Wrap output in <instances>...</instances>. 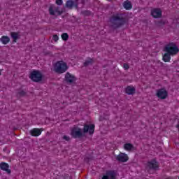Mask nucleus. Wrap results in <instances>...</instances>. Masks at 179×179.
<instances>
[{"mask_svg":"<svg viewBox=\"0 0 179 179\" xmlns=\"http://www.w3.org/2000/svg\"><path fill=\"white\" fill-rule=\"evenodd\" d=\"M164 51L168 52V54H170V55H176V54H178L179 49L176 43L171 42L165 46Z\"/></svg>","mask_w":179,"mask_h":179,"instance_id":"nucleus-1","label":"nucleus"},{"mask_svg":"<svg viewBox=\"0 0 179 179\" xmlns=\"http://www.w3.org/2000/svg\"><path fill=\"white\" fill-rule=\"evenodd\" d=\"M54 69L57 73H64L68 70V65L63 61H59L55 64Z\"/></svg>","mask_w":179,"mask_h":179,"instance_id":"nucleus-2","label":"nucleus"},{"mask_svg":"<svg viewBox=\"0 0 179 179\" xmlns=\"http://www.w3.org/2000/svg\"><path fill=\"white\" fill-rule=\"evenodd\" d=\"M29 78L34 82H40L43 79V74L37 70H34L31 71Z\"/></svg>","mask_w":179,"mask_h":179,"instance_id":"nucleus-3","label":"nucleus"},{"mask_svg":"<svg viewBox=\"0 0 179 179\" xmlns=\"http://www.w3.org/2000/svg\"><path fill=\"white\" fill-rule=\"evenodd\" d=\"M113 23L116 24L117 27H120V26H122L125 23V20L121 17V15L113 17L112 19Z\"/></svg>","mask_w":179,"mask_h":179,"instance_id":"nucleus-4","label":"nucleus"},{"mask_svg":"<svg viewBox=\"0 0 179 179\" xmlns=\"http://www.w3.org/2000/svg\"><path fill=\"white\" fill-rule=\"evenodd\" d=\"M169 93L164 88L159 89L157 91V96L162 100H164V99H167Z\"/></svg>","mask_w":179,"mask_h":179,"instance_id":"nucleus-5","label":"nucleus"},{"mask_svg":"<svg viewBox=\"0 0 179 179\" xmlns=\"http://www.w3.org/2000/svg\"><path fill=\"white\" fill-rule=\"evenodd\" d=\"M151 15L155 19H159L162 17V10L160 8H152L151 10Z\"/></svg>","mask_w":179,"mask_h":179,"instance_id":"nucleus-6","label":"nucleus"},{"mask_svg":"<svg viewBox=\"0 0 179 179\" xmlns=\"http://www.w3.org/2000/svg\"><path fill=\"white\" fill-rule=\"evenodd\" d=\"M49 12L52 16H58L62 13L58 8L55 7V6L54 5L50 6V7L49 8Z\"/></svg>","mask_w":179,"mask_h":179,"instance_id":"nucleus-7","label":"nucleus"},{"mask_svg":"<svg viewBox=\"0 0 179 179\" xmlns=\"http://www.w3.org/2000/svg\"><path fill=\"white\" fill-rule=\"evenodd\" d=\"M71 135L74 138H79V136H82V129L79 127H74L71 130Z\"/></svg>","mask_w":179,"mask_h":179,"instance_id":"nucleus-8","label":"nucleus"},{"mask_svg":"<svg viewBox=\"0 0 179 179\" xmlns=\"http://www.w3.org/2000/svg\"><path fill=\"white\" fill-rule=\"evenodd\" d=\"M147 168L150 170H157V169H159V164H157V162L154 159L148 163Z\"/></svg>","mask_w":179,"mask_h":179,"instance_id":"nucleus-9","label":"nucleus"},{"mask_svg":"<svg viewBox=\"0 0 179 179\" xmlns=\"http://www.w3.org/2000/svg\"><path fill=\"white\" fill-rule=\"evenodd\" d=\"M117 160H118V162H122V163H125L127 162H128V155L125 153H120V155H118L116 157Z\"/></svg>","mask_w":179,"mask_h":179,"instance_id":"nucleus-10","label":"nucleus"},{"mask_svg":"<svg viewBox=\"0 0 179 179\" xmlns=\"http://www.w3.org/2000/svg\"><path fill=\"white\" fill-rule=\"evenodd\" d=\"M117 174L113 171H109L104 175L102 179H115Z\"/></svg>","mask_w":179,"mask_h":179,"instance_id":"nucleus-11","label":"nucleus"},{"mask_svg":"<svg viewBox=\"0 0 179 179\" xmlns=\"http://www.w3.org/2000/svg\"><path fill=\"white\" fill-rule=\"evenodd\" d=\"M84 132H88L90 135H92L94 133V124L85 125L84 126Z\"/></svg>","mask_w":179,"mask_h":179,"instance_id":"nucleus-12","label":"nucleus"},{"mask_svg":"<svg viewBox=\"0 0 179 179\" xmlns=\"http://www.w3.org/2000/svg\"><path fill=\"white\" fill-rule=\"evenodd\" d=\"M65 79L69 83H73V82H75V80H76L75 76L69 73H67L66 74Z\"/></svg>","mask_w":179,"mask_h":179,"instance_id":"nucleus-13","label":"nucleus"},{"mask_svg":"<svg viewBox=\"0 0 179 179\" xmlns=\"http://www.w3.org/2000/svg\"><path fill=\"white\" fill-rule=\"evenodd\" d=\"M66 8H73V6H78V0H69L66 4Z\"/></svg>","mask_w":179,"mask_h":179,"instance_id":"nucleus-14","label":"nucleus"},{"mask_svg":"<svg viewBox=\"0 0 179 179\" xmlns=\"http://www.w3.org/2000/svg\"><path fill=\"white\" fill-rule=\"evenodd\" d=\"M0 168L1 170L6 171L8 174H10V170H9V165L5 162H3L0 164Z\"/></svg>","mask_w":179,"mask_h":179,"instance_id":"nucleus-15","label":"nucleus"},{"mask_svg":"<svg viewBox=\"0 0 179 179\" xmlns=\"http://www.w3.org/2000/svg\"><path fill=\"white\" fill-rule=\"evenodd\" d=\"M41 131L39 129H34L31 130L30 134L32 136H39V135H41Z\"/></svg>","mask_w":179,"mask_h":179,"instance_id":"nucleus-16","label":"nucleus"},{"mask_svg":"<svg viewBox=\"0 0 179 179\" xmlns=\"http://www.w3.org/2000/svg\"><path fill=\"white\" fill-rule=\"evenodd\" d=\"M125 92L127 94H135V87L128 86L126 88Z\"/></svg>","mask_w":179,"mask_h":179,"instance_id":"nucleus-17","label":"nucleus"},{"mask_svg":"<svg viewBox=\"0 0 179 179\" xmlns=\"http://www.w3.org/2000/svg\"><path fill=\"white\" fill-rule=\"evenodd\" d=\"M0 41L2 43V44L6 45L9 43V41H10V38H9V36H3L0 38Z\"/></svg>","mask_w":179,"mask_h":179,"instance_id":"nucleus-18","label":"nucleus"},{"mask_svg":"<svg viewBox=\"0 0 179 179\" xmlns=\"http://www.w3.org/2000/svg\"><path fill=\"white\" fill-rule=\"evenodd\" d=\"M123 7L124 9H127V10H129V9H132V4L131 3V1H126L123 3Z\"/></svg>","mask_w":179,"mask_h":179,"instance_id":"nucleus-19","label":"nucleus"},{"mask_svg":"<svg viewBox=\"0 0 179 179\" xmlns=\"http://www.w3.org/2000/svg\"><path fill=\"white\" fill-rule=\"evenodd\" d=\"M170 55L169 53H166L163 55V61L164 62H170V59H171V57H170Z\"/></svg>","mask_w":179,"mask_h":179,"instance_id":"nucleus-20","label":"nucleus"},{"mask_svg":"<svg viewBox=\"0 0 179 179\" xmlns=\"http://www.w3.org/2000/svg\"><path fill=\"white\" fill-rule=\"evenodd\" d=\"M11 37L14 40L15 43H16V40H17V38H19V34L16 33V32H12Z\"/></svg>","mask_w":179,"mask_h":179,"instance_id":"nucleus-21","label":"nucleus"},{"mask_svg":"<svg viewBox=\"0 0 179 179\" xmlns=\"http://www.w3.org/2000/svg\"><path fill=\"white\" fill-rule=\"evenodd\" d=\"M125 150H132L134 146L131 143H127L124 146Z\"/></svg>","mask_w":179,"mask_h":179,"instance_id":"nucleus-22","label":"nucleus"},{"mask_svg":"<svg viewBox=\"0 0 179 179\" xmlns=\"http://www.w3.org/2000/svg\"><path fill=\"white\" fill-rule=\"evenodd\" d=\"M62 38L64 41H66V40H68V38H69V36H68V34L64 33V34H62Z\"/></svg>","mask_w":179,"mask_h":179,"instance_id":"nucleus-23","label":"nucleus"},{"mask_svg":"<svg viewBox=\"0 0 179 179\" xmlns=\"http://www.w3.org/2000/svg\"><path fill=\"white\" fill-rule=\"evenodd\" d=\"M59 39V37L57 36V35H53V37H52V41H58V40Z\"/></svg>","mask_w":179,"mask_h":179,"instance_id":"nucleus-24","label":"nucleus"},{"mask_svg":"<svg viewBox=\"0 0 179 179\" xmlns=\"http://www.w3.org/2000/svg\"><path fill=\"white\" fill-rule=\"evenodd\" d=\"M19 96H24L26 94V92L24 91H20L19 93H18Z\"/></svg>","mask_w":179,"mask_h":179,"instance_id":"nucleus-25","label":"nucleus"},{"mask_svg":"<svg viewBox=\"0 0 179 179\" xmlns=\"http://www.w3.org/2000/svg\"><path fill=\"white\" fill-rule=\"evenodd\" d=\"M123 68L124 69H129V65H128V64H124V65H123Z\"/></svg>","mask_w":179,"mask_h":179,"instance_id":"nucleus-26","label":"nucleus"},{"mask_svg":"<svg viewBox=\"0 0 179 179\" xmlns=\"http://www.w3.org/2000/svg\"><path fill=\"white\" fill-rule=\"evenodd\" d=\"M57 5H62V0H56Z\"/></svg>","mask_w":179,"mask_h":179,"instance_id":"nucleus-27","label":"nucleus"},{"mask_svg":"<svg viewBox=\"0 0 179 179\" xmlns=\"http://www.w3.org/2000/svg\"><path fill=\"white\" fill-rule=\"evenodd\" d=\"M64 139H65L66 141H68L69 139V136H64Z\"/></svg>","mask_w":179,"mask_h":179,"instance_id":"nucleus-28","label":"nucleus"},{"mask_svg":"<svg viewBox=\"0 0 179 179\" xmlns=\"http://www.w3.org/2000/svg\"><path fill=\"white\" fill-rule=\"evenodd\" d=\"M2 75V70H0V76Z\"/></svg>","mask_w":179,"mask_h":179,"instance_id":"nucleus-29","label":"nucleus"},{"mask_svg":"<svg viewBox=\"0 0 179 179\" xmlns=\"http://www.w3.org/2000/svg\"><path fill=\"white\" fill-rule=\"evenodd\" d=\"M178 179H179V177H178Z\"/></svg>","mask_w":179,"mask_h":179,"instance_id":"nucleus-30","label":"nucleus"}]
</instances>
